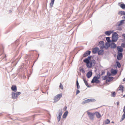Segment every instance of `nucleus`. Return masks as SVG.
Segmentation results:
<instances>
[{"mask_svg":"<svg viewBox=\"0 0 125 125\" xmlns=\"http://www.w3.org/2000/svg\"><path fill=\"white\" fill-rule=\"evenodd\" d=\"M21 93L20 92H17L15 93L12 92V97L13 99H16L17 98L18 95L20 94Z\"/></svg>","mask_w":125,"mask_h":125,"instance_id":"obj_1","label":"nucleus"},{"mask_svg":"<svg viewBox=\"0 0 125 125\" xmlns=\"http://www.w3.org/2000/svg\"><path fill=\"white\" fill-rule=\"evenodd\" d=\"M118 34L116 32H114L112 34V42H116L118 38Z\"/></svg>","mask_w":125,"mask_h":125,"instance_id":"obj_2","label":"nucleus"},{"mask_svg":"<svg viewBox=\"0 0 125 125\" xmlns=\"http://www.w3.org/2000/svg\"><path fill=\"white\" fill-rule=\"evenodd\" d=\"M62 94H59L56 95L54 98V102H56L59 100L60 98L62 96Z\"/></svg>","mask_w":125,"mask_h":125,"instance_id":"obj_3","label":"nucleus"},{"mask_svg":"<svg viewBox=\"0 0 125 125\" xmlns=\"http://www.w3.org/2000/svg\"><path fill=\"white\" fill-rule=\"evenodd\" d=\"M91 82L92 83H98L100 82V81L96 76H95Z\"/></svg>","mask_w":125,"mask_h":125,"instance_id":"obj_4","label":"nucleus"},{"mask_svg":"<svg viewBox=\"0 0 125 125\" xmlns=\"http://www.w3.org/2000/svg\"><path fill=\"white\" fill-rule=\"evenodd\" d=\"M60 112L59 115L57 117L58 121V122L60 121L61 116L62 113V109L59 110Z\"/></svg>","mask_w":125,"mask_h":125,"instance_id":"obj_5","label":"nucleus"},{"mask_svg":"<svg viewBox=\"0 0 125 125\" xmlns=\"http://www.w3.org/2000/svg\"><path fill=\"white\" fill-rule=\"evenodd\" d=\"M87 114L90 119L91 120H93L94 117V114L88 112H87Z\"/></svg>","mask_w":125,"mask_h":125,"instance_id":"obj_6","label":"nucleus"},{"mask_svg":"<svg viewBox=\"0 0 125 125\" xmlns=\"http://www.w3.org/2000/svg\"><path fill=\"white\" fill-rule=\"evenodd\" d=\"M104 43L103 41H101L99 42V45L101 48H106V47L104 46Z\"/></svg>","mask_w":125,"mask_h":125,"instance_id":"obj_7","label":"nucleus"},{"mask_svg":"<svg viewBox=\"0 0 125 125\" xmlns=\"http://www.w3.org/2000/svg\"><path fill=\"white\" fill-rule=\"evenodd\" d=\"M123 57V54L122 53H118L117 56V59L119 60H121Z\"/></svg>","mask_w":125,"mask_h":125,"instance_id":"obj_8","label":"nucleus"},{"mask_svg":"<svg viewBox=\"0 0 125 125\" xmlns=\"http://www.w3.org/2000/svg\"><path fill=\"white\" fill-rule=\"evenodd\" d=\"M124 20L121 21L119 22H118L116 24V26H119L122 25V24L124 23Z\"/></svg>","mask_w":125,"mask_h":125,"instance_id":"obj_9","label":"nucleus"},{"mask_svg":"<svg viewBox=\"0 0 125 125\" xmlns=\"http://www.w3.org/2000/svg\"><path fill=\"white\" fill-rule=\"evenodd\" d=\"M123 111L124 113L122 115V118L120 120V122L122 121L123 120H124L125 118V106L124 107Z\"/></svg>","mask_w":125,"mask_h":125,"instance_id":"obj_10","label":"nucleus"},{"mask_svg":"<svg viewBox=\"0 0 125 125\" xmlns=\"http://www.w3.org/2000/svg\"><path fill=\"white\" fill-rule=\"evenodd\" d=\"M91 52L89 51H86L83 54V57H85L89 55L90 53Z\"/></svg>","mask_w":125,"mask_h":125,"instance_id":"obj_11","label":"nucleus"},{"mask_svg":"<svg viewBox=\"0 0 125 125\" xmlns=\"http://www.w3.org/2000/svg\"><path fill=\"white\" fill-rule=\"evenodd\" d=\"M99 50V48L98 47H95L93 49L92 51L93 53L94 54H95Z\"/></svg>","mask_w":125,"mask_h":125,"instance_id":"obj_12","label":"nucleus"},{"mask_svg":"<svg viewBox=\"0 0 125 125\" xmlns=\"http://www.w3.org/2000/svg\"><path fill=\"white\" fill-rule=\"evenodd\" d=\"M92 72L89 71L86 74V76L88 78H90L92 76Z\"/></svg>","mask_w":125,"mask_h":125,"instance_id":"obj_13","label":"nucleus"},{"mask_svg":"<svg viewBox=\"0 0 125 125\" xmlns=\"http://www.w3.org/2000/svg\"><path fill=\"white\" fill-rule=\"evenodd\" d=\"M111 72L112 74L115 75L117 73V71L116 70L112 69L111 70Z\"/></svg>","mask_w":125,"mask_h":125,"instance_id":"obj_14","label":"nucleus"},{"mask_svg":"<svg viewBox=\"0 0 125 125\" xmlns=\"http://www.w3.org/2000/svg\"><path fill=\"white\" fill-rule=\"evenodd\" d=\"M117 50L118 53L119 52H122L123 51V49L120 47H117Z\"/></svg>","mask_w":125,"mask_h":125,"instance_id":"obj_15","label":"nucleus"},{"mask_svg":"<svg viewBox=\"0 0 125 125\" xmlns=\"http://www.w3.org/2000/svg\"><path fill=\"white\" fill-rule=\"evenodd\" d=\"M90 63L92 66H94L96 63V62L95 60H91Z\"/></svg>","mask_w":125,"mask_h":125,"instance_id":"obj_16","label":"nucleus"},{"mask_svg":"<svg viewBox=\"0 0 125 125\" xmlns=\"http://www.w3.org/2000/svg\"><path fill=\"white\" fill-rule=\"evenodd\" d=\"M116 45L114 42H112L110 44V46L112 48H115L116 47Z\"/></svg>","mask_w":125,"mask_h":125,"instance_id":"obj_17","label":"nucleus"},{"mask_svg":"<svg viewBox=\"0 0 125 125\" xmlns=\"http://www.w3.org/2000/svg\"><path fill=\"white\" fill-rule=\"evenodd\" d=\"M11 89L12 91L16 92L17 90V87L16 86L13 85L11 88Z\"/></svg>","mask_w":125,"mask_h":125,"instance_id":"obj_18","label":"nucleus"},{"mask_svg":"<svg viewBox=\"0 0 125 125\" xmlns=\"http://www.w3.org/2000/svg\"><path fill=\"white\" fill-rule=\"evenodd\" d=\"M112 32L111 31H108L105 32V34L108 36H109L110 34Z\"/></svg>","mask_w":125,"mask_h":125,"instance_id":"obj_19","label":"nucleus"},{"mask_svg":"<svg viewBox=\"0 0 125 125\" xmlns=\"http://www.w3.org/2000/svg\"><path fill=\"white\" fill-rule=\"evenodd\" d=\"M104 51L103 50H100L98 51V54L99 55H101L103 54V53Z\"/></svg>","mask_w":125,"mask_h":125,"instance_id":"obj_20","label":"nucleus"},{"mask_svg":"<svg viewBox=\"0 0 125 125\" xmlns=\"http://www.w3.org/2000/svg\"><path fill=\"white\" fill-rule=\"evenodd\" d=\"M123 86L122 85H120L118 88V90H121L123 92Z\"/></svg>","mask_w":125,"mask_h":125,"instance_id":"obj_21","label":"nucleus"},{"mask_svg":"<svg viewBox=\"0 0 125 125\" xmlns=\"http://www.w3.org/2000/svg\"><path fill=\"white\" fill-rule=\"evenodd\" d=\"M95 114L97 118H99L101 117V115L98 112H96Z\"/></svg>","mask_w":125,"mask_h":125,"instance_id":"obj_22","label":"nucleus"},{"mask_svg":"<svg viewBox=\"0 0 125 125\" xmlns=\"http://www.w3.org/2000/svg\"><path fill=\"white\" fill-rule=\"evenodd\" d=\"M68 113V112L67 111H66L64 113L62 116L63 118H65L66 117Z\"/></svg>","mask_w":125,"mask_h":125,"instance_id":"obj_23","label":"nucleus"},{"mask_svg":"<svg viewBox=\"0 0 125 125\" xmlns=\"http://www.w3.org/2000/svg\"><path fill=\"white\" fill-rule=\"evenodd\" d=\"M83 61L87 64L89 63L90 62L89 59L88 58L85 59Z\"/></svg>","mask_w":125,"mask_h":125,"instance_id":"obj_24","label":"nucleus"},{"mask_svg":"<svg viewBox=\"0 0 125 125\" xmlns=\"http://www.w3.org/2000/svg\"><path fill=\"white\" fill-rule=\"evenodd\" d=\"M83 80L86 85L88 87H89V85L88 84L87 81L85 80V78H83Z\"/></svg>","mask_w":125,"mask_h":125,"instance_id":"obj_25","label":"nucleus"},{"mask_svg":"<svg viewBox=\"0 0 125 125\" xmlns=\"http://www.w3.org/2000/svg\"><path fill=\"white\" fill-rule=\"evenodd\" d=\"M119 13L121 15H125V11H120L119 12Z\"/></svg>","mask_w":125,"mask_h":125,"instance_id":"obj_26","label":"nucleus"},{"mask_svg":"<svg viewBox=\"0 0 125 125\" xmlns=\"http://www.w3.org/2000/svg\"><path fill=\"white\" fill-rule=\"evenodd\" d=\"M89 101V100H88V99L85 100H84V101H83L82 102V104H85L89 103V101Z\"/></svg>","mask_w":125,"mask_h":125,"instance_id":"obj_27","label":"nucleus"},{"mask_svg":"<svg viewBox=\"0 0 125 125\" xmlns=\"http://www.w3.org/2000/svg\"><path fill=\"white\" fill-rule=\"evenodd\" d=\"M54 2V0H51V2L50 3V6L51 8H52L53 7V5Z\"/></svg>","mask_w":125,"mask_h":125,"instance_id":"obj_28","label":"nucleus"},{"mask_svg":"<svg viewBox=\"0 0 125 125\" xmlns=\"http://www.w3.org/2000/svg\"><path fill=\"white\" fill-rule=\"evenodd\" d=\"M120 6L123 9H124L125 8V5L122 4L120 5Z\"/></svg>","mask_w":125,"mask_h":125,"instance_id":"obj_29","label":"nucleus"},{"mask_svg":"<svg viewBox=\"0 0 125 125\" xmlns=\"http://www.w3.org/2000/svg\"><path fill=\"white\" fill-rule=\"evenodd\" d=\"M106 40L108 42H111V41L110 40V38L109 37H106Z\"/></svg>","mask_w":125,"mask_h":125,"instance_id":"obj_30","label":"nucleus"},{"mask_svg":"<svg viewBox=\"0 0 125 125\" xmlns=\"http://www.w3.org/2000/svg\"><path fill=\"white\" fill-rule=\"evenodd\" d=\"M88 100L89 102H95V100L94 99H89Z\"/></svg>","mask_w":125,"mask_h":125,"instance_id":"obj_31","label":"nucleus"},{"mask_svg":"<svg viewBox=\"0 0 125 125\" xmlns=\"http://www.w3.org/2000/svg\"><path fill=\"white\" fill-rule=\"evenodd\" d=\"M87 66L88 68H91V67L92 65L90 62L89 63L87 64Z\"/></svg>","mask_w":125,"mask_h":125,"instance_id":"obj_32","label":"nucleus"},{"mask_svg":"<svg viewBox=\"0 0 125 125\" xmlns=\"http://www.w3.org/2000/svg\"><path fill=\"white\" fill-rule=\"evenodd\" d=\"M105 45L106 46L107 48H108L110 46V44L109 43L106 42L105 43Z\"/></svg>","mask_w":125,"mask_h":125,"instance_id":"obj_33","label":"nucleus"},{"mask_svg":"<svg viewBox=\"0 0 125 125\" xmlns=\"http://www.w3.org/2000/svg\"><path fill=\"white\" fill-rule=\"evenodd\" d=\"M110 122V120L109 119H107L106 121H105V124H109Z\"/></svg>","mask_w":125,"mask_h":125,"instance_id":"obj_34","label":"nucleus"},{"mask_svg":"<svg viewBox=\"0 0 125 125\" xmlns=\"http://www.w3.org/2000/svg\"><path fill=\"white\" fill-rule=\"evenodd\" d=\"M76 85L77 88L79 89L80 88V87L78 81H76Z\"/></svg>","mask_w":125,"mask_h":125,"instance_id":"obj_35","label":"nucleus"},{"mask_svg":"<svg viewBox=\"0 0 125 125\" xmlns=\"http://www.w3.org/2000/svg\"><path fill=\"white\" fill-rule=\"evenodd\" d=\"M111 96L113 97H115V92H113L112 93L111 95Z\"/></svg>","mask_w":125,"mask_h":125,"instance_id":"obj_36","label":"nucleus"},{"mask_svg":"<svg viewBox=\"0 0 125 125\" xmlns=\"http://www.w3.org/2000/svg\"><path fill=\"white\" fill-rule=\"evenodd\" d=\"M117 28V30L119 31H121L122 30L121 27H119V26H116Z\"/></svg>","mask_w":125,"mask_h":125,"instance_id":"obj_37","label":"nucleus"},{"mask_svg":"<svg viewBox=\"0 0 125 125\" xmlns=\"http://www.w3.org/2000/svg\"><path fill=\"white\" fill-rule=\"evenodd\" d=\"M116 63L118 67L119 68H120L121 66V65L120 64V63L118 62H117Z\"/></svg>","mask_w":125,"mask_h":125,"instance_id":"obj_38","label":"nucleus"},{"mask_svg":"<svg viewBox=\"0 0 125 125\" xmlns=\"http://www.w3.org/2000/svg\"><path fill=\"white\" fill-rule=\"evenodd\" d=\"M108 77L106 76H105L104 77H103V80H105Z\"/></svg>","mask_w":125,"mask_h":125,"instance_id":"obj_39","label":"nucleus"},{"mask_svg":"<svg viewBox=\"0 0 125 125\" xmlns=\"http://www.w3.org/2000/svg\"><path fill=\"white\" fill-rule=\"evenodd\" d=\"M59 87L61 88L62 89H63V86L62 84L61 83L60 85L59 86Z\"/></svg>","mask_w":125,"mask_h":125,"instance_id":"obj_40","label":"nucleus"},{"mask_svg":"<svg viewBox=\"0 0 125 125\" xmlns=\"http://www.w3.org/2000/svg\"><path fill=\"white\" fill-rule=\"evenodd\" d=\"M110 81H111L113 79V77H108Z\"/></svg>","mask_w":125,"mask_h":125,"instance_id":"obj_41","label":"nucleus"},{"mask_svg":"<svg viewBox=\"0 0 125 125\" xmlns=\"http://www.w3.org/2000/svg\"><path fill=\"white\" fill-rule=\"evenodd\" d=\"M110 81V80H109V78H108V77L106 80V83H107Z\"/></svg>","mask_w":125,"mask_h":125,"instance_id":"obj_42","label":"nucleus"},{"mask_svg":"<svg viewBox=\"0 0 125 125\" xmlns=\"http://www.w3.org/2000/svg\"><path fill=\"white\" fill-rule=\"evenodd\" d=\"M121 46L122 47L124 48H125V44L124 43H122L121 44Z\"/></svg>","mask_w":125,"mask_h":125,"instance_id":"obj_43","label":"nucleus"},{"mask_svg":"<svg viewBox=\"0 0 125 125\" xmlns=\"http://www.w3.org/2000/svg\"><path fill=\"white\" fill-rule=\"evenodd\" d=\"M80 92V91L79 90H77L76 91V95H77Z\"/></svg>","mask_w":125,"mask_h":125,"instance_id":"obj_44","label":"nucleus"},{"mask_svg":"<svg viewBox=\"0 0 125 125\" xmlns=\"http://www.w3.org/2000/svg\"><path fill=\"white\" fill-rule=\"evenodd\" d=\"M107 74L108 76H110L111 75V74L109 72H108L107 73Z\"/></svg>","mask_w":125,"mask_h":125,"instance_id":"obj_45","label":"nucleus"},{"mask_svg":"<svg viewBox=\"0 0 125 125\" xmlns=\"http://www.w3.org/2000/svg\"><path fill=\"white\" fill-rule=\"evenodd\" d=\"M96 77H97V78L98 79H99L100 77V75H97V76H96Z\"/></svg>","mask_w":125,"mask_h":125,"instance_id":"obj_46","label":"nucleus"},{"mask_svg":"<svg viewBox=\"0 0 125 125\" xmlns=\"http://www.w3.org/2000/svg\"><path fill=\"white\" fill-rule=\"evenodd\" d=\"M67 108V107L66 106H65L64 107V108L63 109L64 110V111L66 110Z\"/></svg>","mask_w":125,"mask_h":125,"instance_id":"obj_47","label":"nucleus"},{"mask_svg":"<svg viewBox=\"0 0 125 125\" xmlns=\"http://www.w3.org/2000/svg\"><path fill=\"white\" fill-rule=\"evenodd\" d=\"M105 73V72L104 71H102V72L101 75H102Z\"/></svg>","mask_w":125,"mask_h":125,"instance_id":"obj_48","label":"nucleus"},{"mask_svg":"<svg viewBox=\"0 0 125 125\" xmlns=\"http://www.w3.org/2000/svg\"><path fill=\"white\" fill-rule=\"evenodd\" d=\"M91 57V56H88V57L87 58H88L89 59V61H90V59Z\"/></svg>","mask_w":125,"mask_h":125,"instance_id":"obj_49","label":"nucleus"},{"mask_svg":"<svg viewBox=\"0 0 125 125\" xmlns=\"http://www.w3.org/2000/svg\"><path fill=\"white\" fill-rule=\"evenodd\" d=\"M82 72H83V73H84L85 71L82 68Z\"/></svg>","mask_w":125,"mask_h":125,"instance_id":"obj_50","label":"nucleus"},{"mask_svg":"<svg viewBox=\"0 0 125 125\" xmlns=\"http://www.w3.org/2000/svg\"><path fill=\"white\" fill-rule=\"evenodd\" d=\"M116 104H117V105H119V102H118L117 103H116Z\"/></svg>","mask_w":125,"mask_h":125,"instance_id":"obj_51","label":"nucleus"},{"mask_svg":"<svg viewBox=\"0 0 125 125\" xmlns=\"http://www.w3.org/2000/svg\"><path fill=\"white\" fill-rule=\"evenodd\" d=\"M123 81H125V78L123 79Z\"/></svg>","mask_w":125,"mask_h":125,"instance_id":"obj_52","label":"nucleus"},{"mask_svg":"<svg viewBox=\"0 0 125 125\" xmlns=\"http://www.w3.org/2000/svg\"><path fill=\"white\" fill-rule=\"evenodd\" d=\"M82 69H80V71H82Z\"/></svg>","mask_w":125,"mask_h":125,"instance_id":"obj_53","label":"nucleus"},{"mask_svg":"<svg viewBox=\"0 0 125 125\" xmlns=\"http://www.w3.org/2000/svg\"><path fill=\"white\" fill-rule=\"evenodd\" d=\"M124 18L125 19V20H124V21H125V16L124 17Z\"/></svg>","mask_w":125,"mask_h":125,"instance_id":"obj_54","label":"nucleus"},{"mask_svg":"<svg viewBox=\"0 0 125 125\" xmlns=\"http://www.w3.org/2000/svg\"><path fill=\"white\" fill-rule=\"evenodd\" d=\"M124 97H125V94L123 96Z\"/></svg>","mask_w":125,"mask_h":125,"instance_id":"obj_55","label":"nucleus"},{"mask_svg":"<svg viewBox=\"0 0 125 125\" xmlns=\"http://www.w3.org/2000/svg\"><path fill=\"white\" fill-rule=\"evenodd\" d=\"M112 123H114V122H113V121H112Z\"/></svg>","mask_w":125,"mask_h":125,"instance_id":"obj_56","label":"nucleus"},{"mask_svg":"<svg viewBox=\"0 0 125 125\" xmlns=\"http://www.w3.org/2000/svg\"><path fill=\"white\" fill-rule=\"evenodd\" d=\"M10 12H11V11L10 10Z\"/></svg>","mask_w":125,"mask_h":125,"instance_id":"obj_57","label":"nucleus"},{"mask_svg":"<svg viewBox=\"0 0 125 125\" xmlns=\"http://www.w3.org/2000/svg\"><path fill=\"white\" fill-rule=\"evenodd\" d=\"M10 12H11V11L10 10Z\"/></svg>","mask_w":125,"mask_h":125,"instance_id":"obj_58","label":"nucleus"},{"mask_svg":"<svg viewBox=\"0 0 125 125\" xmlns=\"http://www.w3.org/2000/svg\"><path fill=\"white\" fill-rule=\"evenodd\" d=\"M10 12H11V11L10 10Z\"/></svg>","mask_w":125,"mask_h":125,"instance_id":"obj_59","label":"nucleus"}]
</instances>
